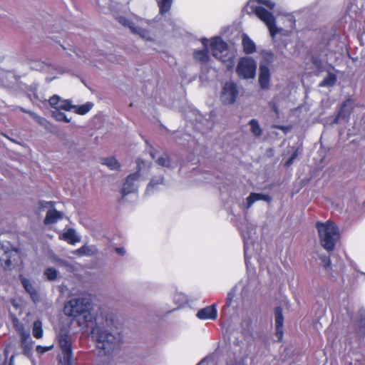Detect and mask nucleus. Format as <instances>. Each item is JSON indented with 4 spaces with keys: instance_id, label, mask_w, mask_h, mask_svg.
<instances>
[{
    "instance_id": "obj_1",
    "label": "nucleus",
    "mask_w": 365,
    "mask_h": 365,
    "mask_svg": "<svg viewBox=\"0 0 365 365\" xmlns=\"http://www.w3.org/2000/svg\"><path fill=\"white\" fill-rule=\"evenodd\" d=\"M66 315L78 318L82 328H91L96 347L104 354H110L118 345L120 336L114 331V315L105 307H94L88 298L72 299L64 306Z\"/></svg>"
},
{
    "instance_id": "obj_2",
    "label": "nucleus",
    "mask_w": 365,
    "mask_h": 365,
    "mask_svg": "<svg viewBox=\"0 0 365 365\" xmlns=\"http://www.w3.org/2000/svg\"><path fill=\"white\" fill-rule=\"evenodd\" d=\"M203 49L196 50L194 52V58L200 63H206L209 61V52L212 56L224 63L227 68L233 66V55L228 51L227 43L220 37H214L210 40L202 38L201 40Z\"/></svg>"
},
{
    "instance_id": "obj_3",
    "label": "nucleus",
    "mask_w": 365,
    "mask_h": 365,
    "mask_svg": "<svg viewBox=\"0 0 365 365\" xmlns=\"http://www.w3.org/2000/svg\"><path fill=\"white\" fill-rule=\"evenodd\" d=\"M316 226L318 230L320 245L327 252L333 251L336 242L339 239L338 227L334 222L330 221L324 223L319 222Z\"/></svg>"
},
{
    "instance_id": "obj_4",
    "label": "nucleus",
    "mask_w": 365,
    "mask_h": 365,
    "mask_svg": "<svg viewBox=\"0 0 365 365\" xmlns=\"http://www.w3.org/2000/svg\"><path fill=\"white\" fill-rule=\"evenodd\" d=\"M241 234L244 239L245 260L247 268L249 269V259L252 255V249L257 239V227L252 223L247 222L241 227Z\"/></svg>"
},
{
    "instance_id": "obj_5",
    "label": "nucleus",
    "mask_w": 365,
    "mask_h": 365,
    "mask_svg": "<svg viewBox=\"0 0 365 365\" xmlns=\"http://www.w3.org/2000/svg\"><path fill=\"white\" fill-rule=\"evenodd\" d=\"M257 62L251 57H242L240 59L236 73L242 79H252L255 77Z\"/></svg>"
},
{
    "instance_id": "obj_6",
    "label": "nucleus",
    "mask_w": 365,
    "mask_h": 365,
    "mask_svg": "<svg viewBox=\"0 0 365 365\" xmlns=\"http://www.w3.org/2000/svg\"><path fill=\"white\" fill-rule=\"evenodd\" d=\"M254 11L257 16L267 26L270 36L274 39L275 35L280 31V29L275 25V18L273 16V13L267 11L262 6H255Z\"/></svg>"
},
{
    "instance_id": "obj_7",
    "label": "nucleus",
    "mask_w": 365,
    "mask_h": 365,
    "mask_svg": "<svg viewBox=\"0 0 365 365\" xmlns=\"http://www.w3.org/2000/svg\"><path fill=\"white\" fill-rule=\"evenodd\" d=\"M118 20L121 24L125 26H128L133 34L139 35L142 38L147 41L152 40L150 33L140 26L146 23L145 20L138 17H135V22H134L133 21H130L123 16L119 17Z\"/></svg>"
},
{
    "instance_id": "obj_8",
    "label": "nucleus",
    "mask_w": 365,
    "mask_h": 365,
    "mask_svg": "<svg viewBox=\"0 0 365 365\" xmlns=\"http://www.w3.org/2000/svg\"><path fill=\"white\" fill-rule=\"evenodd\" d=\"M58 343L63 354V361L65 365H71L72 349L69 336L61 334L58 336Z\"/></svg>"
},
{
    "instance_id": "obj_9",
    "label": "nucleus",
    "mask_w": 365,
    "mask_h": 365,
    "mask_svg": "<svg viewBox=\"0 0 365 365\" xmlns=\"http://www.w3.org/2000/svg\"><path fill=\"white\" fill-rule=\"evenodd\" d=\"M238 96L237 84L234 82H227L222 91L221 99L225 104L233 103Z\"/></svg>"
},
{
    "instance_id": "obj_10",
    "label": "nucleus",
    "mask_w": 365,
    "mask_h": 365,
    "mask_svg": "<svg viewBox=\"0 0 365 365\" xmlns=\"http://www.w3.org/2000/svg\"><path fill=\"white\" fill-rule=\"evenodd\" d=\"M139 182V171L128 176L123 185L122 195L125 196L126 195L135 192L137 190Z\"/></svg>"
},
{
    "instance_id": "obj_11",
    "label": "nucleus",
    "mask_w": 365,
    "mask_h": 365,
    "mask_svg": "<svg viewBox=\"0 0 365 365\" xmlns=\"http://www.w3.org/2000/svg\"><path fill=\"white\" fill-rule=\"evenodd\" d=\"M49 104L54 110L69 111L73 110V108L70 101L63 100L58 95H54L49 98Z\"/></svg>"
},
{
    "instance_id": "obj_12",
    "label": "nucleus",
    "mask_w": 365,
    "mask_h": 365,
    "mask_svg": "<svg viewBox=\"0 0 365 365\" xmlns=\"http://www.w3.org/2000/svg\"><path fill=\"white\" fill-rule=\"evenodd\" d=\"M270 82V71L267 65L261 63L259 65V83L262 89H268Z\"/></svg>"
},
{
    "instance_id": "obj_13",
    "label": "nucleus",
    "mask_w": 365,
    "mask_h": 365,
    "mask_svg": "<svg viewBox=\"0 0 365 365\" xmlns=\"http://www.w3.org/2000/svg\"><path fill=\"white\" fill-rule=\"evenodd\" d=\"M217 317V311L215 304L200 309L197 313V317L202 320H215Z\"/></svg>"
},
{
    "instance_id": "obj_14",
    "label": "nucleus",
    "mask_w": 365,
    "mask_h": 365,
    "mask_svg": "<svg viewBox=\"0 0 365 365\" xmlns=\"http://www.w3.org/2000/svg\"><path fill=\"white\" fill-rule=\"evenodd\" d=\"M21 336V346L24 354L28 356L31 355L34 341L32 340L29 332H24Z\"/></svg>"
},
{
    "instance_id": "obj_15",
    "label": "nucleus",
    "mask_w": 365,
    "mask_h": 365,
    "mask_svg": "<svg viewBox=\"0 0 365 365\" xmlns=\"http://www.w3.org/2000/svg\"><path fill=\"white\" fill-rule=\"evenodd\" d=\"M274 321H275V329L276 336L279 340H281L283 335L282 327L284 317L282 314V310L280 307H277L274 311Z\"/></svg>"
},
{
    "instance_id": "obj_16",
    "label": "nucleus",
    "mask_w": 365,
    "mask_h": 365,
    "mask_svg": "<svg viewBox=\"0 0 365 365\" xmlns=\"http://www.w3.org/2000/svg\"><path fill=\"white\" fill-rule=\"evenodd\" d=\"M20 280L21 284L25 289L26 292L30 294L31 298L34 302L39 301V296L34 287L31 283L30 280L24 277L23 275H20Z\"/></svg>"
},
{
    "instance_id": "obj_17",
    "label": "nucleus",
    "mask_w": 365,
    "mask_h": 365,
    "mask_svg": "<svg viewBox=\"0 0 365 365\" xmlns=\"http://www.w3.org/2000/svg\"><path fill=\"white\" fill-rule=\"evenodd\" d=\"M258 200L270 201L271 198L269 195H263L261 193L252 192L247 197V202L245 205V208L248 210L252 205Z\"/></svg>"
},
{
    "instance_id": "obj_18",
    "label": "nucleus",
    "mask_w": 365,
    "mask_h": 365,
    "mask_svg": "<svg viewBox=\"0 0 365 365\" xmlns=\"http://www.w3.org/2000/svg\"><path fill=\"white\" fill-rule=\"evenodd\" d=\"M242 44L245 53L252 54L256 51L255 42L247 34L242 35Z\"/></svg>"
},
{
    "instance_id": "obj_19",
    "label": "nucleus",
    "mask_w": 365,
    "mask_h": 365,
    "mask_svg": "<svg viewBox=\"0 0 365 365\" xmlns=\"http://www.w3.org/2000/svg\"><path fill=\"white\" fill-rule=\"evenodd\" d=\"M63 215L62 212L54 209L49 210L47 212L44 222L46 225L55 223L59 220H61L63 218Z\"/></svg>"
},
{
    "instance_id": "obj_20",
    "label": "nucleus",
    "mask_w": 365,
    "mask_h": 365,
    "mask_svg": "<svg viewBox=\"0 0 365 365\" xmlns=\"http://www.w3.org/2000/svg\"><path fill=\"white\" fill-rule=\"evenodd\" d=\"M163 183V178L155 177L153 178L146 188V194L151 195L158 189V186Z\"/></svg>"
},
{
    "instance_id": "obj_21",
    "label": "nucleus",
    "mask_w": 365,
    "mask_h": 365,
    "mask_svg": "<svg viewBox=\"0 0 365 365\" xmlns=\"http://www.w3.org/2000/svg\"><path fill=\"white\" fill-rule=\"evenodd\" d=\"M62 238L72 245H74L75 243L80 241V238L76 234L75 230L72 229H69L66 232H64L62 235Z\"/></svg>"
},
{
    "instance_id": "obj_22",
    "label": "nucleus",
    "mask_w": 365,
    "mask_h": 365,
    "mask_svg": "<svg viewBox=\"0 0 365 365\" xmlns=\"http://www.w3.org/2000/svg\"><path fill=\"white\" fill-rule=\"evenodd\" d=\"M336 82V76L333 73H328V75L324 79L319 83L321 87H332Z\"/></svg>"
},
{
    "instance_id": "obj_23",
    "label": "nucleus",
    "mask_w": 365,
    "mask_h": 365,
    "mask_svg": "<svg viewBox=\"0 0 365 365\" xmlns=\"http://www.w3.org/2000/svg\"><path fill=\"white\" fill-rule=\"evenodd\" d=\"M43 330L42 328V322L36 320L33 324V335L36 339H41L43 336Z\"/></svg>"
},
{
    "instance_id": "obj_24",
    "label": "nucleus",
    "mask_w": 365,
    "mask_h": 365,
    "mask_svg": "<svg viewBox=\"0 0 365 365\" xmlns=\"http://www.w3.org/2000/svg\"><path fill=\"white\" fill-rule=\"evenodd\" d=\"M63 110H53L52 111V116L58 121H65L69 123L71 118H68L67 115L62 111Z\"/></svg>"
},
{
    "instance_id": "obj_25",
    "label": "nucleus",
    "mask_w": 365,
    "mask_h": 365,
    "mask_svg": "<svg viewBox=\"0 0 365 365\" xmlns=\"http://www.w3.org/2000/svg\"><path fill=\"white\" fill-rule=\"evenodd\" d=\"M103 164L106 165L110 170H118L120 168V164L114 157H110L103 159Z\"/></svg>"
},
{
    "instance_id": "obj_26",
    "label": "nucleus",
    "mask_w": 365,
    "mask_h": 365,
    "mask_svg": "<svg viewBox=\"0 0 365 365\" xmlns=\"http://www.w3.org/2000/svg\"><path fill=\"white\" fill-rule=\"evenodd\" d=\"M173 1V0H161L159 1L158 5L161 14H164L170 11Z\"/></svg>"
},
{
    "instance_id": "obj_27",
    "label": "nucleus",
    "mask_w": 365,
    "mask_h": 365,
    "mask_svg": "<svg viewBox=\"0 0 365 365\" xmlns=\"http://www.w3.org/2000/svg\"><path fill=\"white\" fill-rule=\"evenodd\" d=\"M157 163L164 168H171L172 164L170 160V158L166 155L164 154L158 158H156Z\"/></svg>"
},
{
    "instance_id": "obj_28",
    "label": "nucleus",
    "mask_w": 365,
    "mask_h": 365,
    "mask_svg": "<svg viewBox=\"0 0 365 365\" xmlns=\"http://www.w3.org/2000/svg\"><path fill=\"white\" fill-rule=\"evenodd\" d=\"M93 104L91 103H87L84 105H82L79 107H76L73 106V109L74 110L75 113L80 114V115H84L87 113L91 108H92Z\"/></svg>"
},
{
    "instance_id": "obj_29",
    "label": "nucleus",
    "mask_w": 365,
    "mask_h": 365,
    "mask_svg": "<svg viewBox=\"0 0 365 365\" xmlns=\"http://www.w3.org/2000/svg\"><path fill=\"white\" fill-rule=\"evenodd\" d=\"M249 124L251 126L252 133L255 136H260L261 134H262V130H261V128L259 127L258 121L257 120H255V119H252L250 121Z\"/></svg>"
},
{
    "instance_id": "obj_30",
    "label": "nucleus",
    "mask_w": 365,
    "mask_h": 365,
    "mask_svg": "<svg viewBox=\"0 0 365 365\" xmlns=\"http://www.w3.org/2000/svg\"><path fill=\"white\" fill-rule=\"evenodd\" d=\"M187 300V297L183 293L176 292L173 297V301L178 307L185 304Z\"/></svg>"
},
{
    "instance_id": "obj_31",
    "label": "nucleus",
    "mask_w": 365,
    "mask_h": 365,
    "mask_svg": "<svg viewBox=\"0 0 365 365\" xmlns=\"http://www.w3.org/2000/svg\"><path fill=\"white\" fill-rule=\"evenodd\" d=\"M33 68H35V69H43V71H48V72H51V71H55L57 73H64L65 71L60 67L58 68H54V67H51V66L49 65H47V64H45V63H41V65L40 66V67H37V66H33L32 67Z\"/></svg>"
},
{
    "instance_id": "obj_32",
    "label": "nucleus",
    "mask_w": 365,
    "mask_h": 365,
    "mask_svg": "<svg viewBox=\"0 0 365 365\" xmlns=\"http://www.w3.org/2000/svg\"><path fill=\"white\" fill-rule=\"evenodd\" d=\"M13 324L17 332L21 335L24 332H29V330H26L24 324L19 322L16 317H13Z\"/></svg>"
},
{
    "instance_id": "obj_33",
    "label": "nucleus",
    "mask_w": 365,
    "mask_h": 365,
    "mask_svg": "<svg viewBox=\"0 0 365 365\" xmlns=\"http://www.w3.org/2000/svg\"><path fill=\"white\" fill-rule=\"evenodd\" d=\"M263 63L269 64L274 61V55L272 52L268 51H263L262 52Z\"/></svg>"
},
{
    "instance_id": "obj_34",
    "label": "nucleus",
    "mask_w": 365,
    "mask_h": 365,
    "mask_svg": "<svg viewBox=\"0 0 365 365\" xmlns=\"http://www.w3.org/2000/svg\"><path fill=\"white\" fill-rule=\"evenodd\" d=\"M319 258L321 261V264L324 267V269H331V262L330 257L329 255H319Z\"/></svg>"
},
{
    "instance_id": "obj_35",
    "label": "nucleus",
    "mask_w": 365,
    "mask_h": 365,
    "mask_svg": "<svg viewBox=\"0 0 365 365\" xmlns=\"http://www.w3.org/2000/svg\"><path fill=\"white\" fill-rule=\"evenodd\" d=\"M44 275L48 280L52 281L56 279L58 276V272L53 268H48L45 270Z\"/></svg>"
},
{
    "instance_id": "obj_36",
    "label": "nucleus",
    "mask_w": 365,
    "mask_h": 365,
    "mask_svg": "<svg viewBox=\"0 0 365 365\" xmlns=\"http://www.w3.org/2000/svg\"><path fill=\"white\" fill-rule=\"evenodd\" d=\"M254 1H257L259 4H261L263 6H267L270 10H273L275 5V4L270 0H251L250 4H252Z\"/></svg>"
},
{
    "instance_id": "obj_37",
    "label": "nucleus",
    "mask_w": 365,
    "mask_h": 365,
    "mask_svg": "<svg viewBox=\"0 0 365 365\" xmlns=\"http://www.w3.org/2000/svg\"><path fill=\"white\" fill-rule=\"evenodd\" d=\"M1 73L3 75H6L5 79L12 80V84L17 81L16 76L13 71L1 70Z\"/></svg>"
},
{
    "instance_id": "obj_38",
    "label": "nucleus",
    "mask_w": 365,
    "mask_h": 365,
    "mask_svg": "<svg viewBox=\"0 0 365 365\" xmlns=\"http://www.w3.org/2000/svg\"><path fill=\"white\" fill-rule=\"evenodd\" d=\"M53 345L46 346L38 345L36 346V351L38 354H43L45 352L51 350L53 349Z\"/></svg>"
},
{
    "instance_id": "obj_39",
    "label": "nucleus",
    "mask_w": 365,
    "mask_h": 365,
    "mask_svg": "<svg viewBox=\"0 0 365 365\" xmlns=\"http://www.w3.org/2000/svg\"><path fill=\"white\" fill-rule=\"evenodd\" d=\"M351 104H352V103L350 100H348L343 103L341 110L339 113L338 117H337V118L335 119L336 123L337 122V119L344 115V110L345 108H346L347 106H351Z\"/></svg>"
},
{
    "instance_id": "obj_40",
    "label": "nucleus",
    "mask_w": 365,
    "mask_h": 365,
    "mask_svg": "<svg viewBox=\"0 0 365 365\" xmlns=\"http://www.w3.org/2000/svg\"><path fill=\"white\" fill-rule=\"evenodd\" d=\"M88 252L89 248L87 246H83L76 251V253H77L79 255H88Z\"/></svg>"
},
{
    "instance_id": "obj_41",
    "label": "nucleus",
    "mask_w": 365,
    "mask_h": 365,
    "mask_svg": "<svg viewBox=\"0 0 365 365\" xmlns=\"http://www.w3.org/2000/svg\"><path fill=\"white\" fill-rule=\"evenodd\" d=\"M24 112H26L31 115V116L38 123L43 124V118L40 117L39 115H36L35 113L31 111H26L24 110Z\"/></svg>"
},
{
    "instance_id": "obj_42",
    "label": "nucleus",
    "mask_w": 365,
    "mask_h": 365,
    "mask_svg": "<svg viewBox=\"0 0 365 365\" xmlns=\"http://www.w3.org/2000/svg\"><path fill=\"white\" fill-rule=\"evenodd\" d=\"M235 294H236V287H235L234 289H232L228 294H227V304H230L231 302L232 301V299H234V297H235Z\"/></svg>"
},
{
    "instance_id": "obj_43",
    "label": "nucleus",
    "mask_w": 365,
    "mask_h": 365,
    "mask_svg": "<svg viewBox=\"0 0 365 365\" xmlns=\"http://www.w3.org/2000/svg\"><path fill=\"white\" fill-rule=\"evenodd\" d=\"M312 63L315 66V67L318 69V70H321V68H322V62L321 61L316 58V57H313L312 58Z\"/></svg>"
},
{
    "instance_id": "obj_44",
    "label": "nucleus",
    "mask_w": 365,
    "mask_h": 365,
    "mask_svg": "<svg viewBox=\"0 0 365 365\" xmlns=\"http://www.w3.org/2000/svg\"><path fill=\"white\" fill-rule=\"evenodd\" d=\"M297 156V151H295L286 162V165L289 166L290 165H292L293 163L294 160L296 158Z\"/></svg>"
},
{
    "instance_id": "obj_45",
    "label": "nucleus",
    "mask_w": 365,
    "mask_h": 365,
    "mask_svg": "<svg viewBox=\"0 0 365 365\" xmlns=\"http://www.w3.org/2000/svg\"><path fill=\"white\" fill-rule=\"evenodd\" d=\"M12 265V262L11 259H6L4 264L5 269H11Z\"/></svg>"
},
{
    "instance_id": "obj_46",
    "label": "nucleus",
    "mask_w": 365,
    "mask_h": 365,
    "mask_svg": "<svg viewBox=\"0 0 365 365\" xmlns=\"http://www.w3.org/2000/svg\"><path fill=\"white\" fill-rule=\"evenodd\" d=\"M41 207H47L48 205L53 206V202H44L41 201L39 202Z\"/></svg>"
},
{
    "instance_id": "obj_47",
    "label": "nucleus",
    "mask_w": 365,
    "mask_h": 365,
    "mask_svg": "<svg viewBox=\"0 0 365 365\" xmlns=\"http://www.w3.org/2000/svg\"><path fill=\"white\" fill-rule=\"evenodd\" d=\"M115 251L120 255H123L125 253V250L123 247H116Z\"/></svg>"
},
{
    "instance_id": "obj_48",
    "label": "nucleus",
    "mask_w": 365,
    "mask_h": 365,
    "mask_svg": "<svg viewBox=\"0 0 365 365\" xmlns=\"http://www.w3.org/2000/svg\"><path fill=\"white\" fill-rule=\"evenodd\" d=\"M56 78V76H46V80L48 81H51Z\"/></svg>"
},
{
    "instance_id": "obj_49",
    "label": "nucleus",
    "mask_w": 365,
    "mask_h": 365,
    "mask_svg": "<svg viewBox=\"0 0 365 365\" xmlns=\"http://www.w3.org/2000/svg\"><path fill=\"white\" fill-rule=\"evenodd\" d=\"M75 53H76V55L78 58H83V56H81V53H83V52H81V51H75Z\"/></svg>"
},
{
    "instance_id": "obj_50",
    "label": "nucleus",
    "mask_w": 365,
    "mask_h": 365,
    "mask_svg": "<svg viewBox=\"0 0 365 365\" xmlns=\"http://www.w3.org/2000/svg\"><path fill=\"white\" fill-rule=\"evenodd\" d=\"M11 303H12V304H13V306H14V307H16V308L17 307V304L16 303L15 300H12V301H11Z\"/></svg>"
},
{
    "instance_id": "obj_51",
    "label": "nucleus",
    "mask_w": 365,
    "mask_h": 365,
    "mask_svg": "<svg viewBox=\"0 0 365 365\" xmlns=\"http://www.w3.org/2000/svg\"><path fill=\"white\" fill-rule=\"evenodd\" d=\"M13 359H14V356H11L10 359L9 365H13Z\"/></svg>"
},
{
    "instance_id": "obj_52",
    "label": "nucleus",
    "mask_w": 365,
    "mask_h": 365,
    "mask_svg": "<svg viewBox=\"0 0 365 365\" xmlns=\"http://www.w3.org/2000/svg\"><path fill=\"white\" fill-rule=\"evenodd\" d=\"M205 361L202 360L200 362H199L197 365H204Z\"/></svg>"
},
{
    "instance_id": "obj_53",
    "label": "nucleus",
    "mask_w": 365,
    "mask_h": 365,
    "mask_svg": "<svg viewBox=\"0 0 365 365\" xmlns=\"http://www.w3.org/2000/svg\"><path fill=\"white\" fill-rule=\"evenodd\" d=\"M151 156L153 159L156 158V156L154 153H151Z\"/></svg>"
},
{
    "instance_id": "obj_54",
    "label": "nucleus",
    "mask_w": 365,
    "mask_h": 365,
    "mask_svg": "<svg viewBox=\"0 0 365 365\" xmlns=\"http://www.w3.org/2000/svg\"><path fill=\"white\" fill-rule=\"evenodd\" d=\"M8 139H9V140H11V141H12V142H14V140H11V138H8Z\"/></svg>"
},
{
    "instance_id": "obj_55",
    "label": "nucleus",
    "mask_w": 365,
    "mask_h": 365,
    "mask_svg": "<svg viewBox=\"0 0 365 365\" xmlns=\"http://www.w3.org/2000/svg\"><path fill=\"white\" fill-rule=\"evenodd\" d=\"M364 206L365 207V201L364 202Z\"/></svg>"
}]
</instances>
